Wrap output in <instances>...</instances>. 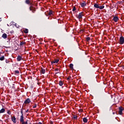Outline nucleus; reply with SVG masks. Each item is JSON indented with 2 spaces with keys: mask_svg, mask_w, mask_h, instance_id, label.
<instances>
[{
  "mask_svg": "<svg viewBox=\"0 0 124 124\" xmlns=\"http://www.w3.org/2000/svg\"><path fill=\"white\" fill-rule=\"evenodd\" d=\"M23 110H24V109L21 108L20 110V113L21 114V115L20 116V122L19 124H28V122H29L28 120H26L25 121V119L24 118V114L23 113ZM29 124H32L31 123H29Z\"/></svg>",
  "mask_w": 124,
  "mask_h": 124,
  "instance_id": "f257e3e1",
  "label": "nucleus"
},
{
  "mask_svg": "<svg viewBox=\"0 0 124 124\" xmlns=\"http://www.w3.org/2000/svg\"><path fill=\"white\" fill-rule=\"evenodd\" d=\"M83 16H84V12H81L79 13L78 15L77 16V18L78 19V20L82 19H83Z\"/></svg>",
  "mask_w": 124,
  "mask_h": 124,
  "instance_id": "f03ea898",
  "label": "nucleus"
},
{
  "mask_svg": "<svg viewBox=\"0 0 124 124\" xmlns=\"http://www.w3.org/2000/svg\"><path fill=\"white\" fill-rule=\"evenodd\" d=\"M124 43V36H122L120 37L119 39V44L121 45H123Z\"/></svg>",
  "mask_w": 124,
  "mask_h": 124,
  "instance_id": "7ed1b4c3",
  "label": "nucleus"
},
{
  "mask_svg": "<svg viewBox=\"0 0 124 124\" xmlns=\"http://www.w3.org/2000/svg\"><path fill=\"white\" fill-rule=\"evenodd\" d=\"M124 108L122 107V106H120L119 107V115H123V111H124Z\"/></svg>",
  "mask_w": 124,
  "mask_h": 124,
  "instance_id": "20e7f679",
  "label": "nucleus"
},
{
  "mask_svg": "<svg viewBox=\"0 0 124 124\" xmlns=\"http://www.w3.org/2000/svg\"><path fill=\"white\" fill-rule=\"evenodd\" d=\"M80 6L83 8L87 6V2L85 1H83L82 2L80 3Z\"/></svg>",
  "mask_w": 124,
  "mask_h": 124,
  "instance_id": "39448f33",
  "label": "nucleus"
},
{
  "mask_svg": "<svg viewBox=\"0 0 124 124\" xmlns=\"http://www.w3.org/2000/svg\"><path fill=\"white\" fill-rule=\"evenodd\" d=\"M29 9L30 11H32V13H34V12H35V8L32 6H31L29 8Z\"/></svg>",
  "mask_w": 124,
  "mask_h": 124,
  "instance_id": "423d86ee",
  "label": "nucleus"
},
{
  "mask_svg": "<svg viewBox=\"0 0 124 124\" xmlns=\"http://www.w3.org/2000/svg\"><path fill=\"white\" fill-rule=\"evenodd\" d=\"M31 99L29 98H28L25 101L24 104H29V103H31Z\"/></svg>",
  "mask_w": 124,
  "mask_h": 124,
  "instance_id": "0eeeda50",
  "label": "nucleus"
},
{
  "mask_svg": "<svg viewBox=\"0 0 124 124\" xmlns=\"http://www.w3.org/2000/svg\"><path fill=\"white\" fill-rule=\"evenodd\" d=\"M11 120L12 122L14 123V124H16V118L15 116H13L11 117Z\"/></svg>",
  "mask_w": 124,
  "mask_h": 124,
  "instance_id": "6e6552de",
  "label": "nucleus"
},
{
  "mask_svg": "<svg viewBox=\"0 0 124 124\" xmlns=\"http://www.w3.org/2000/svg\"><path fill=\"white\" fill-rule=\"evenodd\" d=\"M99 5H100V4L95 3L94 4V7L95 8H99Z\"/></svg>",
  "mask_w": 124,
  "mask_h": 124,
  "instance_id": "1a4fd4ad",
  "label": "nucleus"
},
{
  "mask_svg": "<svg viewBox=\"0 0 124 124\" xmlns=\"http://www.w3.org/2000/svg\"><path fill=\"white\" fill-rule=\"evenodd\" d=\"M113 20L115 22H117L118 21H119V17H118V16H114Z\"/></svg>",
  "mask_w": 124,
  "mask_h": 124,
  "instance_id": "9d476101",
  "label": "nucleus"
},
{
  "mask_svg": "<svg viewBox=\"0 0 124 124\" xmlns=\"http://www.w3.org/2000/svg\"><path fill=\"white\" fill-rule=\"evenodd\" d=\"M60 62V60L59 59H56L52 62H51V63L52 64H53V63H58V62Z\"/></svg>",
  "mask_w": 124,
  "mask_h": 124,
  "instance_id": "9b49d317",
  "label": "nucleus"
},
{
  "mask_svg": "<svg viewBox=\"0 0 124 124\" xmlns=\"http://www.w3.org/2000/svg\"><path fill=\"white\" fill-rule=\"evenodd\" d=\"M40 72L42 74H45V70L43 68H41L40 69Z\"/></svg>",
  "mask_w": 124,
  "mask_h": 124,
  "instance_id": "f8f14e48",
  "label": "nucleus"
},
{
  "mask_svg": "<svg viewBox=\"0 0 124 124\" xmlns=\"http://www.w3.org/2000/svg\"><path fill=\"white\" fill-rule=\"evenodd\" d=\"M47 13L48 16H52V15H53V11L49 10V12H47Z\"/></svg>",
  "mask_w": 124,
  "mask_h": 124,
  "instance_id": "ddd939ff",
  "label": "nucleus"
},
{
  "mask_svg": "<svg viewBox=\"0 0 124 124\" xmlns=\"http://www.w3.org/2000/svg\"><path fill=\"white\" fill-rule=\"evenodd\" d=\"M16 59L17 62H20L22 60V57L20 55H18Z\"/></svg>",
  "mask_w": 124,
  "mask_h": 124,
  "instance_id": "4468645a",
  "label": "nucleus"
},
{
  "mask_svg": "<svg viewBox=\"0 0 124 124\" xmlns=\"http://www.w3.org/2000/svg\"><path fill=\"white\" fill-rule=\"evenodd\" d=\"M2 37L4 39L7 38V34L6 33H3Z\"/></svg>",
  "mask_w": 124,
  "mask_h": 124,
  "instance_id": "2eb2a0df",
  "label": "nucleus"
},
{
  "mask_svg": "<svg viewBox=\"0 0 124 124\" xmlns=\"http://www.w3.org/2000/svg\"><path fill=\"white\" fill-rule=\"evenodd\" d=\"M4 112H5V109H4V108H2L0 110V114L4 113Z\"/></svg>",
  "mask_w": 124,
  "mask_h": 124,
  "instance_id": "dca6fc26",
  "label": "nucleus"
},
{
  "mask_svg": "<svg viewBox=\"0 0 124 124\" xmlns=\"http://www.w3.org/2000/svg\"><path fill=\"white\" fill-rule=\"evenodd\" d=\"M83 122L84 123H88V119H87V117H84L83 119Z\"/></svg>",
  "mask_w": 124,
  "mask_h": 124,
  "instance_id": "f3484780",
  "label": "nucleus"
},
{
  "mask_svg": "<svg viewBox=\"0 0 124 124\" xmlns=\"http://www.w3.org/2000/svg\"><path fill=\"white\" fill-rule=\"evenodd\" d=\"M59 86H60L61 87H62V85H63V82H62V81L60 80V81H59Z\"/></svg>",
  "mask_w": 124,
  "mask_h": 124,
  "instance_id": "a211bd4d",
  "label": "nucleus"
},
{
  "mask_svg": "<svg viewBox=\"0 0 124 124\" xmlns=\"http://www.w3.org/2000/svg\"><path fill=\"white\" fill-rule=\"evenodd\" d=\"M25 3H26L27 4H31V1L30 0H26L25 1Z\"/></svg>",
  "mask_w": 124,
  "mask_h": 124,
  "instance_id": "6ab92c4d",
  "label": "nucleus"
},
{
  "mask_svg": "<svg viewBox=\"0 0 124 124\" xmlns=\"http://www.w3.org/2000/svg\"><path fill=\"white\" fill-rule=\"evenodd\" d=\"M73 119H74V120H78V117L76 115H74Z\"/></svg>",
  "mask_w": 124,
  "mask_h": 124,
  "instance_id": "aec40b11",
  "label": "nucleus"
},
{
  "mask_svg": "<svg viewBox=\"0 0 124 124\" xmlns=\"http://www.w3.org/2000/svg\"><path fill=\"white\" fill-rule=\"evenodd\" d=\"M24 33H29V30L28 29H26L25 30H24L23 31Z\"/></svg>",
  "mask_w": 124,
  "mask_h": 124,
  "instance_id": "412c9836",
  "label": "nucleus"
},
{
  "mask_svg": "<svg viewBox=\"0 0 124 124\" xmlns=\"http://www.w3.org/2000/svg\"><path fill=\"white\" fill-rule=\"evenodd\" d=\"M70 69L73 70V64L70 63L69 65Z\"/></svg>",
  "mask_w": 124,
  "mask_h": 124,
  "instance_id": "4be33fe9",
  "label": "nucleus"
},
{
  "mask_svg": "<svg viewBox=\"0 0 124 124\" xmlns=\"http://www.w3.org/2000/svg\"><path fill=\"white\" fill-rule=\"evenodd\" d=\"M25 44H26V42H24L22 41V42H20V46H22V45H25Z\"/></svg>",
  "mask_w": 124,
  "mask_h": 124,
  "instance_id": "5701e85b",
  "label": "nucleus"
},
{
  "mask_svg": "<svg viewBox=\"0 0 124 124\" xmlns=\"http://www.w3.org/2000/svg\"><path fill=\"white\" fill-rule=\"evenodd\" d=\"M86 41L88 42L91 40V38L90 37H87L86 38Z\"/></svg>",
  "mask_w": 124,
  "mask_h": 124,
  "instance_id": "b1692460",
  "label": "nucleus"
},
{
  "mask_svg": "<svg viewBox=\"0 0 124 124\" xmlns=\"http://www.w3.org/2000/svg\"><path fill=\"white\" fill-rule=\"evenodd\" d=\"M99 8L100 9H104V6H100V5H99Z\"/></svg>",
  "mask_w": 124,
  "mask_h": 124,
  "instance_id": "393cba45",
  "label": "nucleus"
},
{
  "mask_svg": "<svg viewBox=\"0 0 124 124\" xmlns=\"http://www.w3.org/2000/svg\"><path fill=\"white\" fill-rule=\"evenodd\" d=\"M4 56H2V57H1L0 58V61H4Z\"/></svg>",
  "mask_w": 124,
  "mask_h": 124,
  "instance_id": "a878e982",
  "label": "nucleus"
},
{
  "mask_svg": "<svg viewBox=\"0 0 124 124\" xmlns=\"http://www.w3.org/2000/svg\"><path fill=\"white\" fill-rule=\"evenodd\" d=\"M15 73H16V74H19L20 72L18 70H16L15 71Z\"/></svg>",
  "mask_w": 124,
  "mask_h": 124,
  "instance_id": "bb28decb",
  "label": "nucleus"
},
{
  "mask_svg": "<svg viewBox=\"0 0 124 124\" xmlns=\"http://www.w3.org/2000/svg\"><path fill=\"white\" fill-rule=\"evenodd\" d=\"M7 113L8 114V115H11V111H10L9 110H7Z\"/></svg>",
  "mask_w": 124,
  "mask_h": 124,
  "instance_id": "cd10ccee",
  "label": "nucleus"
},
{
  "mask_svg": "<svg viewBox=\"0 0 124 124\" xmlns=\"http://www.w3.org/2000/svg\"><path fill=\"white\" fill-rule=\"evenodd\" d=\"M76 10H77L76 7L74 6L73 8L72 11L73 12L76 11Z\"/></svg>",
  "mask_w": 124,
  "mask_h": 124,
  "instance_id": "c85d7f7f",
  "label": "nucleus"
},
{
  "mask_svg": "<svg viewBox=\"0 0 124 124\" xmlns=\"http://www.w3.org/2000/svg\"><path fill=\"white\" fill-rule=\"evenodd\" d=\"M10 62L9 61V60H5L6 63H9Z\"/></svg>",
  "mask_w": 124,
  "mask_h": 124,
  "instance_id": "c756f323",
  "label": "nucleus"
},
{
  "mask_svg": "<svg viewBox=\"0 0 124 124\" xmlns=\"http://www.w3.org/2000/svg\"><path fill=\"white\" fill-rule=\"evenodd\" d=\"M70 79H71V77L70 76L68 77L67 78V80L68 81H69L70 80Z\"/></svg>",
  "mask_w": 124,
  "mask_h": 124,
  "instance_id": "7c9ffc66",
  "label": "nucleus"
},
{
  "mask_svg": "<svg viewBox=\"0 0 124 124\" xmlns=\"http://www.w3.org/2000/svg\"><path fill=\"white\" fill-rule=\"evenodd\" d=\"M37 107V105L36 104H34V106L33 107V108H36Z\"/></svg>",
  "mask_w": 124,
  "mask_h": 124,
  "instance_id": "2f4dec72",
  "label": "nucleus"
},
{
  "mask_svg": "<svg viewBox=\"0 0 124 124\" xmlns=\"http://www.w3.org/2000/svg\"><path fill=\"white\" fill-rule=\"evenodd\" d=\"M55 71H59V69L58 68H56Z\"/></svg>",
  "mask_w": 124,
  "mask_h": 124,
  "instance_id": "473e14b6",
  "label": "nucleus"
},
{
  "mask_svg": "<svg viewBox=\"0 0 124 124\" xmlns=\"http://www.w3.org/2000/svg\"><path fill=\"white\" fill-rule=\"evenodd\" d=\"M29 112V109L26 110L25 113H28Z\"/></svg>",
  "mask_w": 124,
  "mask_h": 124,
  "instance_id": "72a5a7b5",
  "label": "nucleus"
},
{
  "mask_svg": "<svg viewBox=\"0 0 124 124\" xmlns=\"http://www.w3.org/2000/svg\"><path fill=\"white\" fill-rule=\"evenodd\" d=\"M79 112H83V109H79Z\"/></svg>",
  "mask_w": 124,
  "mask_h": 124,
  "instance_id": "f704fd0d",
  "label": "nucleus"
},
{
  "mask_svg": "<svg viewBox=\"0 0 124 124\" xmlns=\"http://www.w3.org/2000/svg\"><path fill=\"white\" fill-rule=\"evenodd\" d=\"M49 124H53V121H51V122L49 123Z\"/></svg>",
  "mask_w": 124,
  "mask_h": 124,
  "instance_id": "c9c22d12",
  "label": "nucleus"
},
{
  "mask_svg": "<svg viewBox=\"0 0 124 124\" xmlns=\"http://www.w3.org/2000/svg\"><path fill=\"white\" fill-rule=\"evenodd\" d=\"M38 124H42V123H41V122H39V123H38Z\"/></svg>",
  "mask_w": 124,
  "mask_h": 124,
  "instance_id": "e433bc0d",
  "label": "nucleus"
},
{
  "mask_svg": "<svg viewBox=\"0 0 124 124\" xmlns=\"http://www.w3.org/2000/svg\"><path fill=\"white\" fill-rule=\"evenodd\" d=\"M15 26L16 27V28H18L19 26H17L16 25V24L15 25Z\"/></svg>",
  "mask_w": 124,
  "mask_h": 124,
  "instance_id": "4c0bfd02",
  "label": "nucleus"
},
{
  "mask_svg": "<svg viewBox=\"0 0 124 124\" xmlns=\"http://www.w3.org/2000/svg\"><path fill=\"white\" fill-rule=\"evenodd\" d=\"M58 73H60V72L56 73L55 74H58Z\"/></svg>",
  "mask_w": 124,
  "mask_h": 124,
  "instance_id": "58836bf2",
  "label": "nucleus"
},
{
  "mask_svg": "<svg viewBox=\"0 0 124 124\" xmlns=\"http://www.w3.org/2000/svg\"><path fill=\"white\" fill-rule=\"evenodd\" d=\"M112 114H113V115H115V112H113L112 113Z\"/></svg>",
  "mask_w": 124,
  "mask_h": 124,
  "instance_id": "ea45409f",
  "label": "nucleus"
},
{
  "mask_svg": "<svg viewBox=\"0 0 124 124\" xmlns=\"http://www.w3.org/2000/svg\"><path fill=\"white\" fill-rule=\"evenodd\" d=\"M122 3V1L120 2V4H121Z\"/></svg>",
  "mask_w": 124,
  "mask_h": 124,
  "instance_id": "a19ab883",
  "label": "nucleus"
},
{
  "mask_svg": "<svg viewBox=\"0 0 124 124\" xmlns=\"http://www.w3.org/2000/svg\"><path fill=\"white\" fill-rule=\"evenodd\" d=\"M0 54H1V52H0Z\"/></svg>",
  "mask_w": 124,
  "mask_h": 124,
  "instance_id": "79ce46f5",
  "label": "nucleus"
}]
</instances>
